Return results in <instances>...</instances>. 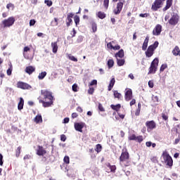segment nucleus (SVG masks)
<instances>
[{"label":"nucleus","instance_id":"c03bdc74","mask_svg":"<svg viewBox=\"0 0 180 180\" xmlns=\"http://www.w3.org/2000/svg\"><path fill=\"white\" fill-rule=\"evenodd\" d=\"M136 141H138V143H141L143 141V136H136Z\"/></svg>","mask_w":180,"mask_h":180},{"label":"nucleus","instance_id":"393cba45","mask_svg":"<svg viewBox=\"0 0 180 180\" xmlns=\"http://www.w3.org/2000/svg\"><path fill=\"white\" fill-rule=\"evenodd\" d=\"M111 109H112L113 110H116V112L119 111V109H120V108H122V105L120 104H117V105H113L112 104L110 105Z\"/></svg>","mask_w":180,"mask_h":180},{"label":"nucleus","instance_id":"5701e85b","mask_svg":"<svg viewBox=\"0 0 180 180\" xmlns=\"http://www.w3.org/2000/svg\"><path fill=\"white\" fill-rule=\"evenodd\" d=\"M52 51L56 54L58 51V46L57 45V42H52L51 43Z\"/></svg>","mask_w":180,"mask_h":180},{"label":"nucleus","instance_id":"6e6d98bb","mask_svg":"<svg viewBox=\"0 0 180 180\" xmlns=\"http://www.w3.org/2000/svg\"><path fill=\"white\" fill-rule=\"evenodd\" d=\"M140 18H148V16H150L149 13H141L139 14Z\"/></svg>","mask_w":180,"mask_h":180},{"label":"nucleus","instance_id":"9b49d317","mask_svg":"<svg viewBox=\"0 0 180 180\" xmlns=\"http://www.w3.org/2000/svg\"><path fill=\"white\" fill-rule=\"evenodd\" d=\"M146 126L148 129V131H150L151 130H153V129H155L157 125L155 124V122H154L153 120H151V121L146 122Z\"/></svg>","mask_w":180,"mask_h":180},{"label":"nucleus","instance_id":"e2e57ef3","mask_svg":"<svg viewBox=\"0 0 180 180\" xmlns=\"http://www.w3.org/2000/svg\"><path fill=\"white\" fill-rule=\"evenodd\" d=\"M112 50H120V45L113 46Z\"/></svg>","mask_w":180,"mask_h":180},{"label":"nucleus","instance_id":"20e7f679","mask_svg":"<svg viewBox=\"0 0 180 180\" xmlns=\"http://www.w3.org/2000/svg\"><path fill=\"white\" fill-rule=\"evenodd\" d=\"M158 63H160L158 58H155L151 62L150 66L149 68V72H148V75H150V74H155V72H157V68H158Z\"/></svg>","mask_w":180,"mask_h":180},{"label":"nucleus","instance_id":"c756f323","mask_svg":"<svg viewBox=\"0 0 180 180\" xmlns=\"http://www.w3.org/2000/svg\"><path fill=\"white\" fill-rule=\"evenodd\" d=\"M34 122L36 123H40L43 122V118L41 117V115H37L34 118Z\"/></svg>","mask_w":180,"mask_h":180},{"label":"nucleus","instance_id":"4468645a","mask_svg":"<svg viewBox=\"0 0 180 180\" xmlns=\"http://www.w3.org/2000/svg\"><path fill=\"white\" fill-rule=\"evenodd\" d=\"M124 98L127 102H129V101H131V98H133V91L131 89H128L125 92Z\"/></svg>","mask_w":180,"mask_h":180},{"label":"nucleus","instance_id":"b1692460","mask_svg":"<svg viewBox=\"0 0 180 180\" xmlns=\"http://www.w3.org/2000/svg\"><path fill=\"white\" fill-rule=\"evenodd\" d=\"M172 53L176 57L179 56H180V49L179 46H175L174 49L172 51Z\"/></svg>","mask_w":180,"mask_h":180},{"label":"nucleus","instance_id":"3c124183","mask_svg":"<svg viewBox=\"0 0 180 180\" xmlns=\"http://www.w3.org/2000/svg\"><path fill=\"white\" fill-rule=\"evenodd\" d=\"M46 4L47 6H51L53 5V1L51 0H46Z\"/></svg>","mask_w":180,"mask_h":180},{"label":"nucleus","instance_id":"a18cd8bd","mask_svg":"<svg viewBox=\"0 0 180 180\" xmlns=\"http://www.w3.org/2000/svg\"><path fill=\"white\" fill-rule=\"evenodd\" d=\"M137 136H136V134H132L130 136H129V140L134 141H136V139Z\"/></svg>","mask_w":180,"mask_h":180},{"label":"nucleus","instance_id":"6ab92c4d","mask_svg":"<svg viewBox=\"0 0 180 180\" xmlns=\"http://www.w3.org/2000/svg\"><path fill=\"white\" fill-rule=\"evenodd\" d=\"M172 6V0H167L166 6L162 8L163 12L168 11Z\"/></svg>","mask_w":180,"mask_h":180},{"label":"nucleus","instance_id":"e433bc0d","mask_svg":"<svg viewBox=\"0 0 180 180\" xmlns=\"http://www.w3.org/2000/svg\"><path fill=\"white\" fill-rule=\"evenodd\" d=\"M68 58H69V60H71V61H74L75 63H77V61H78V59L77 58H75V56H72V55H69Z\"/></svg>","mask_w":180,"mask_h":180},{"label":"nucleus","instance_id":"c85d7f7f","mask_svg":"<svg viewBox=\"0 0 180 180\" xmlns=\"http://www.w3.org/2000/svg\"><path fill=\"white\" fill-rule=\"evenodd\" d=\"M97 16H98V18H99V19H105V18H106V14H105V13H103L102 11H99L97 13Z\"/></svg>","mask_w":180,"mask_h":180},{"label":"nucleus","instance_id":"39448f33","mask_svg":"<svg viewBox=\"0 0 180 180\" xmlns=\"http://www.w3.org/2000/svg\"><path fill=\"white\" fill-rule=\"evenodd\" d=\"M164 2H165V0H155L151 6L152 11L157 12L162 6Z\"/></svg>","mask_w":180,"mask_h":180},{"label":"nucleus","instance_id":"a211bd4d","mask_svg":"<svg viewBox=\"0 0 180 180\" xmlns=\"http://www.w3.org/2000/svg\"><path fill=\"white\" fill-rule=\"evenodd\" d=\"M34 71H36V68L33 66H28L25 68V72H27V74H29V75L33 74Z\"/></svg>","mask_w":180,"mask_h":180},{"label":"nucleus","instance_id":"79ce46f5","mask_svg":"<svg viewBox=\"0 0 180 180\" xmlns=\"http://www.w3.org/2000/svg\"><path fill=\"white\" fill-rule=\"evenodd\" d=\"M84 37H82V35H80L77 37V43H82Z\"/></svg>","mask_w":180,"mask_h":180},{"label":"nucleus","instance_id":"2eb2a0df","mask_svg":"<svg viewBox=\"0 0 180 180\" xmlns=\"http://www.w3.org/2000/svg\"><path fill=\"white\" fill-rule=\"evenodd\" d=\"M126 160H129V153L122 152L120 157V161L123 162V161H126Z\"/></svg>","mask_w":180,"mask_h":180},{"label":"nucleus","instance_id":"680f3d73","mask_svg":"<svg viewBox=\"0 0 180 180\" xmlns=\"http://www.w3.org/2000/svg\"><path fill=\"white\" fill-rule=\"evenodd\" d=\"M41 96H43L44 99H46V90L41 91Z\"/></svg>","mask_w":180,"mask_h":180},{"label":"nucleus","instance_id":"052dcab7","mask_svg":"<svg viewBox=\"0 0 180 180\" xmlns=\"http://www.w3.org/2000/svg\"><path fill=\"white\" fill-rule=\"evenodd\" d=\"M60 140L61 141H65V140H67V136H65V134L60 135Z\"/></svg>","mask_w":180,"mask_h":180},{"label":"nucleus","instance_id":"7c9ffc66","mask_svg":"<svg viewBox=\"0 0 180 180\" xmlns=\"http://www.w3.org/2000/svg\"><path fill=\"white\" fill-rule=\"evenodd\" d=\"M45 77H46V72H42L39 73V75L38 76V79L39 80L44 79Z\"/></svg>","mask_w":180,"mask_h":180},{"label":"nucleus","instance_id":"1a4fd4ad","mask_svg":"<svg viewBox=\"0 0 180 180\" xmlns=\"http://www.w3.org/2000/svg\"><path fill=\"white\" fill-rule=\"evenodd\" d=\"M161 32H162V26L158 24L153 31V36H160L161 34Z\"/></svg>","mask_w":180,"mask_h":180},{"label":"nucleus","instance_id":"0e129e2a","mask_svg":"<svg viewBox=\"0 0 180 180\" xmlns=\"http://www.w3.org/2000/svg\"><path fill=\"white\" fill-rule=\"evenodd\" d=\"M69 122H70V118L69 117L64 118L63 123L67 124V123H69Z\"/></svg>","mask_w":180,"mask_h":180},{"label":"nucleus","instance_id":"423d86ee","mask_svg":"<svg viewBox=\"0 0 180 180\" xmlns=\"http://www.w3.org/2000/svg\"><path fill=\"white\" fill-rule=\"evenodd\" d=\"M15 17H10L8 19H5L2 21V25L4 27H11L15 24Z\"/></svg>","mask_w":180,"mask_h":180},{"label":"nucleus","instance_id":"f03ea898","mask_svg":"<svg viewBox=\"0 0 180 180\" xmlns=\"http://www.w3.org/2000/svg\"><path fill=\"white\" fill-rule=\"evenodd\" d=\"M158 44H160V43L156 41L152 45L148 47V49L145 52V54L146 57H148V58L153 57V56L154 55V51H155L157 47H158Z\"/></svg>","mask_w":180,"mask_h":180},{"label":"nucleus","instance_id":"aec40b11","mask_svg":"<svg viewBox=\"0 0 180 180\" xmlns=\"http://www.w3.org/2000/svg\"><path fill=\"white\" fill-rule=\"evenodd\" d=\"M115 83H116V79H115V77H112L110 81V84L108 85V90L112 91V89H113V86H115Z\"/></svg>","mask_w":180,"mask_h":180},{"label":"nucleus","instance_id":"603ef678","mask_svg":"<svg viewBox=\"0 0 180 180\" xmlns=\"http://www.w3.org/2000/svg\"><path fill=\"white\" fill-rule=\"evenodd\" d=\"M162 120H168V115H166L165 113H162Z\"/></svg>","mask_w":180,"mask_h":180},{"label":"nucleus","instance_id":"13d9d810","mask_svg":"<svg viewBox=\"0 0 180 180\" xmlns=\"http://www.w3.org/2000/svg\"><path fill=\"white\" fill-rule=\"evenodd\" d=\"M0 165H4V155L0 153Z\"/></svg>","mask_w":180,"mask_h":180},{"label":"nucleus","instance_id":"f257e3e1","mask_svg":"<svg viewBox=\"0 0 180 180\" xmlns=\"http://www.w3.org/2000/svg\"><path fill=\"white\" fill-rule=\"evenodd\" d=\"M54 101H56V98L53 96V92L46 91V108L53 106Z\"/></svg>","mask_w":180,"mask_h":180},{"label":"nucleus","instance_id":"473e14b6","mask_svg":"<svg viewBox=\"0 0 180 180\" xmlns=\"http://www.w3.org/2000/svg\"><path fill=\"white\" fill-rule=\"evenodd\" d=\"M74 20L76 26H78V25H79V16L75 15Z\"/></svg>","mask_w":180,"mask_h":180},{"label":"nucleus","instance_id":"a19ab883","mask_svg":"<svg viewBox=\"0 0 180 180\" xmlns=\"http://www.w3.org/2000/svg\"><path fill=\"white\" fill-rule=\"evenodd\" d=\"M167 67H168V66L167 65V64H162V65H161V67H160V72H164V70L167 68Z\"/></svg>","mask_w":180,"mask_h":180},{"label":"nucleus","instance_id":"09e8293b","mask_svg":"<svg viewBox=\"0 0 180 180\" xmlns=\"http://www.w3.org/2000/svg\"><path fill=\"white\" fill-rule=\"evenodd\" d=\"M95 89H94V87H90L88 90V94H89V95H92Z\"/></svg>","mask_w":180,"mask_h":180},{"label":"nucleus","instance_id":"37998d69","mask_svg":"<svg viewBox=\"0 0 180 180\" xmlns=\"http://www.w3.org/2000/svg\"><path fill=\"white\" fill-rule=\"evenodd\" d=\"M97 84H98V80L96 79H93L89 84L90 86H94V85H97Z\"/></svg>","mask_w":180,"mask_h":180},{"label":"nucleus","instance_id":"c9c22d12","mask_svg":"<svg viewBox=\"0 0 180 180\" xmlns=\"http://www.w3.org/2000/svg\"><path fill=\"white\" fill-rule=\"evenodd\" d=\"M51 25L52 26H57V25H58V19L55 18H54V20H52L51 22Z\"/></svg>","mask_w":180,"mask_h":180},{"label":"nucleus","instance_id":"4d7b16f0","mask_svg":"<svg viewBox=\"0 0 180 180\" xmlns=\"http://www.w3.org/2000/svg\"><path fill=\"white\" fill-rule=\"evenodd\" d=\"M148 84L149 88H154V82H153L152 80H150Z\"/></svg>","mask_w":180,"mask_h":180},{"label":"nucleus","instance_id":"4be33fe9","mask_svg":"<svg viewBox=\"0 0 180 180\" xmlns=\"http://www.w3.org/2000/svg\"><path fill=\"white\" fill-rule=\"evenodd\" d=\"M25 105V100H23V98H20V101L18 105V110H22L23 109V105Z\"/></svg>","mask_w":180,"mask_h":180},{"label":"nucleus","instance_id":"7ed1b4c3","mask_svg":"<svg viewBox=\"0 0 180 180\" xmlns=\"http://www.w3.org/2000/svg\"><path fill=\"white\" fill-rule=\"evenodd\" d=\"M162 158L163 160L162 162H165V164H166V165H167L168 167H172L174 164V160H172V158L171 157V155H169V154H168L167 153H163L162 155Z\"/></svg>","mask_w":180,"mask_h":180},{"label":"nucleus","instance_id":"a878e982","mask_svg":"<svg viewBox=\"0 0 180 180\" xmlns=\"http://www.w3.org/2000/svg\"><path fill=\"white\" fill-rule=\"evenodd\" d=\"M125 60L124 59H119L117 58V64L119 67L124 65Z\"/></svg>","mask_w":180,"mask_h":180},{"label":"nucleus","instance_id":"f8f14e48","mask_svg":"<svg viewBox=\"0 0 180 180\" xmlns=\"http://www.w3.org/2000/svg\"><path fill=\"white\" fill-rule=\"evenodd\" d=\"M123 9V2L120 1L117 4V7L113 10L115 15H119Z\"/></svg>","mask_w":180,"mask_h":180},{"label":"nucleus","instance_id":"412c9836","mask_svg":"<svg viewBox=\"0 0 180 180\" xmlns=\"http://www.w3.org/2000/svg\"><path fill=\"white\" fill-rule=\"evenodd\" d=\"M115 57L117 58H123L124 57V51L123 49H120L117 53L115 54Z\"/></svg>","mask_w":180,"mask_h":180},{"label":"nucleus","instance_id":"cd10ccee","mask_svg":"<svg viewBox=\"0 0 180 180\" xmlns=\"http://www.w3.org/2000/svg\"><path fill=\"white\" fill-rule=\"evenodd\" d=\"M113 95L115 98H117V99H120V98H122V94L119 93V91L116 90L113 91Z\"/></svg>","mask_w":180,"mask_h":180},{"label":"nucleus","instance_id":"dca6fc26","mask_svg":"<svg viewBox=\"0 0 180 180\" xmlns=\"http://www.w3.org/2000/svg\"><path fill=\"white\" fill-rule=\"evenodd\" d=\"M150 40V37L147 36L143 43V46H142V50L143 51H146V50H147V47H148V41Z\"/></svg>","mask_w":180,"mask_h":180},{"label":"nucleus","instance_id":"338daca9","mask_svg":"<svg viewBox=\"0 0 180 180\" xmlns=\"http://www.w3.org/2000/svg\"><path fill=\"white\" fill-rule=\"evenodd\" d=\"M14 6H15L13 4L9 3L8 4H7L6 8L7 9H9V8H13Z\"/></svg>","mask_w":180,"mask_h":180},{"label":"nucleus","instance_id":"f3484780","mask_svg":"<svg viewBox=\"0 0 180 180\" xmlns=\"http://www.w3.org/2000/svg\"><path fill=\"white\" fill-rule=\"evenodd\" d=\"M46 154V150L43 149V146H38V149L37 150V155L39 156H43Z\"/></svg>","mask_w":180,"mask_h":180},{"label":"nucleus","instance_id":"8fccbe9b","mask_svg":"<svg viewBox=\"0 0 180 180\" xmlns=\"http://www.w3.org/2000/svg\"><path fill=\"white\" fill-rule=\"evenodd\" d=\"M98 110H100V112H105V108H103V105L101 103L98 104Z\"/></svg>","mask_w":180,"mask_h":180},{"label":"nucleus","instance_id":"9d476101","mask_svg":"<svg viewBox=\"0 0 180 180\" xmlns=\"http://www.w3.org/2000/svg\"><path fill=\"white\" fill-rule=\"evenodd\" d=\"M72 18H74V13H69L67 15V18L65 20L66 25L68 27H70L72 25Z\"/></svg>","mask_w":180,"mask_h":180},{"label":"nucleus","instance_id":"58836bf2","mask_svg":"<svg viewBox=\"0 0 180 180\" xmlns=\"http://www.w3.org/2000/svg\"><path fill=\"white\" fill-rule=\"evenodd\" d=\"M103 6L104 8H105V9H108L109 8V0L103 1Z\"/></svg>","mask_w":180,"mask_h":180},{"label":"nucleus","instance_id":"2f4dec72","mask_svg":"<svg viewBox=\"0 0 180 180\" xmlns=\"http://www.w3.org/2000/svg\"><path fill=\"white\" fill-rule=\"evenodd\" d=\"M95 151H96V153H101V151H102V145L97 144L96 146Z\"/></svg>","mask_w":180,"mask_h":180},{"label":"nucleus","instance_id":"49530a36","mask_svg":"<svg viewBox=\"0 0 180 180\" xmlns=\"http://www.w3.org/2000/svg\"><path fill=\"white\" fill-rule=\"evenodd\" d=\"M12 65L7 70V75H12Z\"/></svg>","mask_w":180,"mask_h":180},{"label":"nucleus","instance_id":"6e6552de","mask_svg":"<svg viewBox=\"0 0 180 180\" xmlns=\"http://www.w3.org/2000/svg\"><path fill=\"white\" fill-rule=\"evenodd\" d=\"M17 88H20V89H31L32 86L23 82H18L17 83Z\"/></svg>","mask_w":180,"mask_h":180},{"label":"nucleus","instance_id":"bf43d9fd","mask_svg":"<svg viewBox=\"0 0 180 180\" xmlns=\"http://www.w3.org/2000/svg\"><path fill=\"white\" fill-rule=\"evenodd\" d=\"M36 25V20L34 19L30 20V26H34Z\"/></svg>","mask_w":180,"mask_h":180},{"label":"nucleus","instance_id":"de8ad7c7","mask_svg":"<svg viewBox=\"0 0 180 180\" xmlns=\"http://www.w3.org/2000/svg\"><path fill=\"white\" fill-rule=\"evenodd\" d=\"M112 43H113V41L107 44L108 49H110V50H113V45Z\"/></svg>","mask_w":180,"mask_h":180},{"label":"nucleus","instance_id":"ddd939ff","mask_svg":"<svg viewBox=\"0 0 180 180\" xmlns=\"http://www.w3.org/2000/svg\"><path fill=\"white\" fill-rule=\"evenodd\" d=\"M84 126L85 123L84 122H75V129L76 130V131H79L80 133H82V129H84Z\"/></svg>","mask_w":180,"mask_h":180},{"label":"nucleus","instance_id":"bb28decb","mask_svg":"<svg viewBox=\"0 0 180 180\" xmlns=\"http://www.w3.org/2000/svg\"><path fill=\"white\" fill-rule=\"evenodd\" d=\"M107 65L109 69L112 68L113 65H115V61H113V59H110L108 60Z\"/></svg>","mask_w":180,"mask_h":180},{"label":"nucleus","instance_id":"f704fd0d","mask_svg":"<svg viewBox=\"0 0 180 180\" xmlns=\"http://www.w3.org/2000/svg\"><path fill=\"white\" fill-rule=\"evenodd\" d=\"M91 29L93 30V33H95V32H96L97 29H98V27L96 25V22H93L91 24Z\"/></svg>","mask_w":180,"mask_h":180},{"label":"nucleus","instance_id":"0eeeda50","mask_svg":"<svg viewBox=\"0 0 180 180\" xmlns=\"http://www.w3.org/2000/svg\"><path fill=\"white\" fill-rule=\"evenodd\" d=\"M178 22H179V15L176 13H174L169 20V23L171 26H176V25H178Z\"/></svg>","mask_w":180,"mask_h":180},{"label":"nucleus","instance_id":"5fc2aeb1","mask_svg":"<svg viewBox=\"0 0 180 180\" xmlns=\"http://www.w3.org/2000/svg\"><path fill=\"white\" fill-rule=\"evenodd\" d=\"M39 103H42L44 108H46V101L41 100V96L39 97Z\"/></svg>","mask_w":180,"mask_h":180},{"label":"nucleus","instance_id":"774afa93","mask_svg":"<svg viewBox=\"0 0 180 180\" xmlns=\"http://www.w3.org/2000/svg\"><path fill=\"white\" fill-rule=\"evenodd\" d=\"M152 144H153V142L151 141H148L146 143V147H151Z\"/></svg>","mask_w":180,"mask_h":180},{"label":"nucleus","instance_id":"ea45409f","mask_svg":"<svg viewBox=\"0 0 180 180\" xmlns=\"http://www.w3.org/2000/svg\"><path fill=\"white\" fill-rule=\"evenodd\" d=\"M63 161L65 164H70V157L69 156H65L63 158Z\"/></svg>","mask_w":180,"mask_h":180},{"label":"nucleus","instance_id":"4c0bfd02","mask_svg":"<svg viewBox=\"0 0 180 180\" xmlns=\"http://www.w3.org/2000/svg\"><path fill=\"white\" fill-rule=\"evenodd\" d=\"M72 89L73 92H78V84H74L72 86Z\"/></svg>","mask_w":180,"mask_h":180},{"label":"nucleus","instance_id":"864d4df0","mask_svg":"<svg viewBox=\"0 0 180 180\" xmlns=\"http://www.w3.org/2000/svg\"><path fill=\"white\" fill-rule=\"evenodd\" d=\"M110 169L111 172H116V165L110 166Z\"/></svg>","mask_w":180,"mask_h":180},{"label":"nucleus","instance_id":"69168bd1","mask_svg":"<svg viewBox=\"0 0 180 180\" xmlns=\"http://www.w3.org/2000/svg\"><path fill=\"white\" fill-rule=\"evenodd\" d=\"M72 119H75V118L78 117V114L77 112H73L72 114Z\"/></svg>","mask_w":180,"mask_h":180},{"label":"nucleus","instance_id":"72a5a7b5","mask_svg":"<svg viewBox=\"0 0 180 180\" xmlns=\"http://www.w3.org/2000/svg\"><path fill=\"white\" fill-rule=\"evenodd\" d=\"M22 150V147L21 146H18L17 148L16 152H15V157H17V158L19 157V155H20V150Z\"/></svg>","mask_w":180,"mask_h":180}]
</instances>
